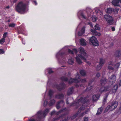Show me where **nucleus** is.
I'll return each mask as SVG.
<instances>
[{"instance_id": "obj_23", "label": "nucleus", "mask_w": 121, "mask_h": 121, "mask_svg": "<svg viewBox=\"0 0 121 121\" xmlns=\"http://www.w3.org/2000/svg\"><path fill=\"white\" fill-rule=\"evenodd\" d=\"M75 58L76 59L77 62L78 64H80L82 63V62L77 56H76Z\"/></svg>"}, {"instance_id": "obj_63", "label": "nucleus", "mask_w": 121, "mask_h": 121, "mask_svg": "<svg viewBox=\"0 0 121 121\" xmlns=\"http://www.w3.org/2000/svg\"><path fill=\"white\" fill-rule=\"evenodd\" d=\"M119 110L120 111H121V105L120 107L119 108Z\"/></svg>"}, {"instance_id": "obj_51", "label": "nucleus", "mask_w": 121, "mask_h": 121, "mask_svg": "<svg viewBox=\"0 0 121 121\" xmlns=\"http://www.w3.org/2000/svg\"><path fill=\"white\" fill-rule=\"evenodd\" d=\"M4 52V51L2 49H0V54H3Z\"/></svg>"}, {"instance_id": "obj_62", "label": "nucleus", "mask_w": 121, "mask_h": 121, "mask_svg": "<svg viewBox=\"0 0 121 121\" xmlns=\"http://www.w3.org/2000/svg\"><path fill=\"white\" fill-rule=\"evenodd\" d=\"M9 6H7L6 7V8H7V9H9Z\"/></svg>"}, {"instance_id": "obj_54", "label": "nucleus", "mask_w": 121, "mask_h": 121, "mask_svg": "<svg viewBox=\"0 0 121 121\" xmlns=\"http://www.w3.org/2000/svg\"><path fill=\"white\" fill-rule=\"evenodd\" d=\"M73 50L76 54L78 52L77 49H76L74 48L73 49Z\"/></svg>"}, {"instance_id": "obj_41", "label": "nucleus", "mask_w": 121, "mask_h": 121, "mask_svg": "<svg viewBox=\"0 0 121 121\" xmlns=\"http://www.w3.org/2000/svg\"><path fill=\"white\" fill-rule=\"evenodd\" d=\"M112 65L108 66V69L110 70H113L114 69V68L112 67Z\"/></svg>"}, {"instance_id": "obj_52", "label": "nucleus", "mask_w": 121, "mask_h": 121, "mask_svg": "<svg viewBox=\"0 0 121 121\" xmlns=\"http://www.w3.org/2000/svg\"><path fill=\"white\" fill-rule=\"evenodd\" d=\"M100 76V74L99 73H97L96 75V77L98 78Z\"/></svg>"}, {"instance_id": "obj_56", "label": "nucleus", "mask_w": 121, "mask_h": 121, "mask_svg": "<svg viewBox=\"0 0 121 121\" xmlns=\"http://www.w3.org/2000/svg\"><path fill=\"white\" fill-rule=\"evenodd\" d=\"M55 113V111H52L51 112V115H53Z\"/></svg>"}, {"instance_id": "obj_27", "label": "nucleus", "mask_w": 121, "mask_h": 121, "mask_svg": "<svg viewBox=\"0 0 121 121\" xmlns=\"http://www.w3.org/2000/svg\"><path fill=\"white\" fill-rule=\"evenodd\" d=\"M55 102V101L54 99L51 100L49 101V106H51L54 104Z\"/></svg>"}, {"instance_id": "obj_45", "label": "nucleus", "mask_w": 121, "mask_h": 121, "mask_svg": "<svg viewBox=\"0 0 121 121\" xmlns=\"http://www.w3.org/2000/svg\"><path fill=\"white\" fill-rule=\"evenodd\" d=\"M48 104V102L46 101H44L43 104V105L44 106H46Z\"/></svg>"}, {"instance_id": "obj_5", "label": "nucleus", "mask_w": 121, "mask_h": 121, "mask_svg": "<svg viewBox=\"0 0 121 121\" xmlns=\"http://www.w3.org/2000/svg\"><path fill=\"white\" fill-rule=\"evenodd\" d=\"M78 50L80 53L78 54V56L82 59L86 60V57H87L88 56L86 51L82 47L79 48Z\"/></svg>"}, {"instance_id": "obj_43", "label": "nucleus", "mask_w": 121, "mask_h": 121, "mask_svg": "<svg viewBox=\"0 0 121 121\" xmlns=\"http://www.w3.org/2000/svg\"><path fill=\"white\" fill-rule=\"evenodd\" d=\"M81 15L82 17L85 19H86L85 16L84 14L83 13H82L81 14Z\"/></svg>"}, {"instance_id": "obj_28", "label": "nucleus", "mask_w": 121, "mask_h": 121, "mask_svg": "<svg viewBox=\"0 0 121 121\" xmlns=\"http://www.w3.org/2000/svg\"><path fill=\"white\" fill-rule=\"evenodd\" d=\"M118 87L117 85H114L112 89L113 91L115 93Z\"/></svg>"}, {"instance_id": "obj_4", "label": "nucleus", "mask_w": 121, "mask_h": 121, "mask_svg": "<svg viewBox=\"0 0 121 121\" xmlns=\"http://www.w3.org/2000/svg\"><path fill=\"white\" fill-rule=\"evenodd\" d=\"M118 105V102L116 101H113L110 103L109 104L108 106L105 109L104 112H107L109 110L110 111H112L115 109Z\"/></svg>"}, {"instance_id": "obj_33", "label": "nucleus", "mask_w": 121, "mask_h": 121, "mask_svg": "<svg viewBox=\"0 0 121 121\" xmlns=\"http://www.w3.org/2000/svg\"><path fill=\"white\" fill-rule=\"evenodd\" d=\"M102 67V65L99 64L96 67V69L98 71L101 69Z\"/></svg>"}, {"instance_id": "obj_19", "label": "nucleus", "mask_w": 121, "mask_h": 121, "mask_svg": "<svg viewBox=\"0 0 121 121\" xmlns=\"http://www.w3.org/2000/svg\"><path fill=\"white\" fill-rule=\"evenodd\" d=\"M66 55L64 52H59L56 55V57H58V56H60L61 57H64L65 56H66Z\"/></svg>"}, {"instance_id": "obj_22", "label": "nucleus", "mask_w": 121, "mask_h": 121, "mask_svg": "<svg viewBox=\"0 0 121 121\" xmlns=\"http://www.w3.org/2000/svg\"><path fill=\"white\" fill-rule=\"evenodd\" d=\"M103 109V108L102 107H101L100 108H98L96 115H98L100 114L102 112Z\"/></svg>"}, {"instance_id": "obj_7", "label": "nucleus", "mask_w": 121, "mask_h": 121, "mask_svg": "<svg viewBox=\"0 0 121 121\" xmlns=\"http://www.w3.org/2000/svg\"><path fill=\"white\" fill-rule=\"evenodd\" d=\"M100 26L98 24H96L94 26L95 29L93 28L91 30V31L92 34L96 36H99L100 35V33L97 32L96 30H99L100 29Z\"/></svg>"}, {"instance_id": "obj_11", "label": "nucleus", "mask_w": 121, "mask_h": 121, "mask_svg": "<svg viewBox=\"0 0 121 121\" xmlns=\"http://www.w3.org/2000/svg\"><path fill=\"white\" fill-rule=\"evenodd\" d=\"M66 87V85L63 83H61L59 85H56V87L59 91H60L62 90L63 89L65 88Z\"/></svg>"}, {"instance_id": "obj_47", "label": "nucleus", "mask_w": 121, "mask_h": 121, "mask_svg": "<svg viewBox=\"0 0 121 121\" xmlns=\"http://www.w3.org/2000/svg\"><path fill=\"white\" fill-rule=\"evenodd\" d=\"M81 31L83 33H85V29L84 27H83L81 30Z\"/></svg>"}, {"instance_id": "obj_1", "label": "nucleus", "mask_w": 121, "mask_h": 121, "mask_svg": "<svg viewBox=\"0 0 121 121\" xmlns=\"http://www.w3.org/2000/svg\"><path fill=\"white\" fill-rule=\"evenodd\" d=\"M76 78L75 79L72 78L70 79L69 82V83L71 84L73 82L76 83L75 84V86L76 87H78L81 86L82 85L81 83L86 82V79H78L80 78V76L78 75H77Z\"/></svg>"}, {"instance_id": "obj_59", "label": "nucleus", "mask_w": 121, "mask_h": 121, "mask_svg": "<svg viewBox=\"0 0 121 121\" xmlns=\"http://www.w3.org/2000/svg\"><path fill=\"white\" fill-rule=\"evenodd\" d=\"M112 30V31H115V28L114 27H112L111 28Z\"/></svg>"}, {"instance_id": "obj_20", "label": "nucleus", "mask_w": 121, "mask_h": 121, "mask_svg": "<svg viewBox=\"0 0 121 121\" xmlns=\"http://www.w3.org/2000/svg\"><path fill=\"white\" fill-rule=\"evenodd\" d=\"M93 80H90L89 81L88 88L89 89L88 90H90L92 88V86L93 85H91V84L92 82H93Z\"/></svg>"}, {"instance_id": "obj_55", "label": "nucleus", "mask_w": 121, "mask_h": 121, "mask_svg": "<svg viewBox=\"0 0 121 121\" xmlns=\"http://www.w3.org/2000/svg\"><path fill=\"white\" fill-rule=\"evenodd\" d=\"M90 111V110L89 109H86L85 111V113H87V112H88L89 111Z\"/></svg>"}, {"instance_id": "obj_21", "label": "nucleus", "mask_w": 121, "mask_h": 121, "mask_svg": "<svg viewBox=\"0 0 121 121\" xmlns=\"http://www.w3.org/2000/svg\"><path fill=\"white\" fill-rule=\"evenodd\" d=\"M73 89L72 87L70 88L68 90L67 95H69L72 94L73 92Z\"/></svg>"}, {"instance_id": "obj_35", "label": "nucleus", "mask_w": 121, "mask_h": 121, "mask_svg": "<svg viewBox=\"0 0 121 121\" xmlns=\"http://www.w3.org/2000/svg\"><path fill=\"white\" fill-rule=\"evenodd\" d=\"M16 25L14 23L10 24L9 25V27H15Z\"/></svg>"}, {"instance_id": "obj_6", "label": "nucleus", "mask_w": 121, "mask_h": 121, "mask_svg": "<svg viewBox=\"0 0 121 121\" xmlns=\"http://www.w3.org/2000/svg\"><path fill=\"white\" fill-rule=\"evenodd\" d=\"M49 111L48 109H47L45 110L44 112L41 111H39L37 114V121H39L43 117H45L49 112Z\"/></svg>"}, {"instance_id": "obj_48", "label": "nucleus", "mask_w": 121, "mask_h": 121, "mask_svg": "<svg viewBox=\"0 0 121 121\" xmlns=\"http://www.w3.org/2000/svg\"><path fill=\"white\" fill-rule=\"evenodd\" d=\"M84 33H83L82 32H81V31H79L78 33V35L79 36H81Z\"/></svg>"}, {"instance_id": "obj_37", "label": "nucleus", "mask_w": 121, "mask_h": 121, "mask_svg": "<svg viewBox=\"0 0 121 121\" xmlns=\"http://www.w3.org/2000/svg\"><path fill=\"white\" fill-rule=\"evenodd\" d=\"M59 119H60V116L59 117H57L54 118L53 119V121H57Z\"/></svg>"}, {"instance_id": "obj_49", "label": "nucleus", "mask_w": 121, "mask_h": 121, "mask_svg": "<svg viewBox=\"0 0 121 121\" xmlns=\"http://www.w3.org/2000/svg\"><path fill=\"white\" fill-rule=\"evenodd\" d=\"M56 107L57 109H58L60 108V105L57 103L56 105Z\"/></svg>"}, {"instance_id": "obj_64", "label": "nucleus", "mask_w": 121, "mask_h": 121, "mask_svg": "<svg viewBox=\"0 0 121 121\" xmlns=\"http://www.w3.org/2000/svg\"><path fill=\"white\" fill-rule=\"evenodd\" d=\"M10 20H9L8 21V22H10Z\"/></svg>"}, {"instance_id": "obj_50", "label": "nucleus", "mask_w": 121, "mask_h": 121, "mask_svg": "<svg viewBox=\"0 0 121 121\" xmlns=\"http://www.w3.org/2000/svg\"><path fill=\"white\" fill-rule=\"evenodd\" d=\"M7 32H5L3 34V38H4L5 39V38L6 37V35H7Z\"/></svg>"}, {"instance_id": "obj_10", "label": "nucleus", "mask_w": 121, "mask_h": 121, "mask_svg": "<svg viewBox=\"0 0 121 121\" xmlns=\"http://www.w3.org/2000/svg\"><path fill=\"white\" fill-rule=\"evenodd\" d=\"M108 80L110 83L112 85L116 80V77L115 75L113 74L109 77Z\"/></svg>"}, {"instance_id": "obj_12", "label": "nucleus", "mask_w": 121, "mask_h": 121, "mask_svg": "<svg viewBox=\"0 0 121 121\" xmlns=\"http://www.w3.org/2000/svg\"><path fill=\"white\" fill-rule=\"evenodd\" d=\"M60 121H68V117L67 115L65 114L62 115L60 116Z\"/></svg>"}, {"instance_id": "obj_24", "label": "nucleus", "mask_w": 121, "mask_h": 121, "mask_svg": "<svg viewBox=\"0 0 121 121\" xmlns=\"http://www.w3.org/2000/svg\"><path fill=\"white\" fill-rule=\"evenodd\" d=\"M67 62L69 65H72L73 64L74 60L72 59H69L68 60Z\"/></svg>"}, {"instance_id": "obj_14", "label": "nucleus", "mask_w": 121, "mask_h": 121, "mask_svg": "<svg viewBox=\"0 0 121 121\" xmlns=\"http://www.w3.org/2000/svg\"><path fill=\"white\" fill-rule=\"evenodd\" d=\"M119 2L121 3V0H113L112 1V3L115 6H118V4Z\"/></svg>"}, {"instance_id": "obj_40", "label": "nucleus", "mask_w": 121, "mask_h": 121, "mask_svg": "<svg viewBox=\"0 0 121 121\" xmlns=\"http://www.w3.org/2000/svg\"><path fill=\"white\" fill-rule=\"evenodd\" d=\"M48 73L49 74H51L53 73V72L52 71V69H48Z\"/></svg>"}, {"instance_id": "obj_53", "label": "nucleus", "mask_w": 121, "mask_h": 121, "mask_svg": "<svg viewBox=\"0 0 121 121\" xmlns=\"http://www.w3.org/2000/svg\"><path fill=\"white\" fill-rule=\"evenodd\" d=\"M84 121H88V119L87 117H84Z\"/></svg>"}, {"instance_id": "obj_15", "label": "nucleus", "mask_w": 121, "mask_h": 121, "mask_svg": "<svg viewBox=\"0 0 121 121\" xmlns=\"http://www.w3.org/2000/svg\"><path fill=\"white\" fill-rule=\"evenodd\" d=\"M100 97V95L98 94L94 95L92 97V99L93 101L95 102Z\"/></svg>"}, {"instance_id": "obj_61", "label": "nucleus", "mask_w": 121, "mask_h": 121, "mask_svg": "<svg viewBox=\"0 0 121 121\" xmlns=\"http://www.w3.org/2000/svg\"><path fill=\"white\" fill-rule=\"evenodd\" d=\"M34 1V2L35 3V4L36 5L37 4V3L36 2V1L34 0V1Z\"/></svg>"}, {"instance_id": "obj_9", "label": "nucleus", "mask_w": 121, "mask_h": 121, "mask_svg": "<svg viewBox=\"0 0 121 121\" xmlns=\"http://www.w3.org/2000/svg\"><path fill=\"white\" fill-rule=\"evenodd\" d=\"M90 43L94 46H98L99 45L97 39L94 36H92L89 39Z\"/></svg>"}, {"instance_id": "obj_57", "label": "nucleus", "mask_w": 121, "mask_h": 121, "mask_svg": "<svg viewBox=\"0 0 121 121\" xmlns=\"http://www.w3.org/2000/svg\"><path fill=\"white\" fill-rule=\"evenodd\" d=\"M96 18L95 17H93V19H92V21L93 22H95L96 20Z\"/></svg>"}, {"instance_id": "obj_2", "label": "nucleus", "mask_w": 121, "mask_h": 121, "mask_svg": "<svg viewBox=\"0 0 121 121\" xmlns=\"http://www.w3.org/2000/svg\"><path fill=\"white\" fill-rule=\"evenodd\" d=\"M87 102L86 98L82 97L78 100V103L76 104V105H78V104H82V106L79 109L78 112V114L80 113L81 110L85 109V105H86Z\"/></svg>"}, {"instance_id": "obj_60", "label": "nucleus", "mask_w": 121, "mask_h": 121, "mask_svg": "<svg viewBox=\"0 0 121 121\" xmlns=\"http://www.w3.org/2000/svg\"><path fill=\"white\" fill-rule=\"evenodd\" d=\"M17 0H13V3H15L17 1Z\"/></svg>"}, {"instance_id": "obj_39", "label": "nucleus", "mask_w": 121, "mask_h": 121, "mask_svg": "<svg viewBox=\"0 0 121 121\" xmlns=\"http://www.w3.org/2000/svg\"><path fill=\"white\" fill-rule=\"evenodd\" d=\"M113 11L115 13L119 11V9L117 8H116L115 9H113L112 8Z\"/></svg>"}, {"instance_id": "obj_36", "label": "nucleus", "mask_w": 121, "mask_h": 121, "mask_svg": "<svg viewBox=\"0 0 121 121\" xmlns=\"http://www.w3.org/2000/svg\"><path fill=\"white\" fill-rule=\"evenodd\" d=\"M108 93L106 94V97H104V101H103V102L104 103H105L106 102V100H107V97H108Z\"/></svg>"}, {"instance_id": "obj_29", "label": "nucleus", "mask_w": 121, "mask_h": 121, "mask_svg": "<svg viewBox=\"0 0 121 121\" xmlns=\"http://www.w3.org/2000/svg\"><path fill=\"white\" fill-rule=\"evenodd\" d=\"M80 73L81 75L83 76H85L86 74V71L83 70H80Z\"/></svg>"}, {"instance_id": "obj_42", "label": "nucleus", "mask_w": 121, "mask_h": 121, "mask_svg": "<svg viewBox=\"0 0 121 121\" xmlns=\"http://www.w3.org/2000/svg\"><path fill=\"white\" fill-rule=\"evenodd\" d=\"M120 63L119 62L117 63L115 65V67L116 68H119V67L120 66Z\"/></svg>"}, {"instance_id": "obj_30", "label": "nucleus", "mask_w": 121, "mask_h": 121, "mask_svg": "<svg viewBox=\"0 0 121 121\" xmlns=\"http://www.w3.org/2000/svg\"><path fill=\"white\" fill-rule=\"evenodd\" d=\"M105 62V60L102 58H100V59L99 63L100 65H102L104 64Z\"/></svg>"}, {"instance_id": "obj_32", "label": "nucleus", "mask_w": 121, "mask_h": 121, "mask_svg": "<svg viewBox=\"0 0 121 121\" xmlns=\"http://www.w3.org/2000/svg\"><path fill=\"white\" fill-rule=\"evenodd\" d=\"M61 80L63 81H67L68 80V78L65 77H62L60 78Z\"/></svg>"}, {"instance_id": "obj_18", "label": "nucleus", "mask_w": 121, "mask_h": 121, "mask_svg": "<svg viewBox=\"0 0 121 121\" xmlns=\"http://www.w3.org/2000/svg\"><path fill=\"white\" fill-rule=\"evenodd\" d=\"M80 43L82 46H85L86 45V43L85 42L84 39L82 38L80 39Z\"/></svg>"}, {"instance_id": "obj_8", "label": "nucleus", "mask_w": 121, "mask_h": 121, "mask_svg": "<svg viewBox=\"0 0 121 121\" xmlns=\"http://www.w3.org/2000/svg\"><path fill=\"white\" fill-rule=\"evenodd\" d=\"M104 18L110 25H112L113 22V20L112 17L108 14L105 15L104 16Z\"/></svg>"}, {"instance_id": "obj_34", "label": "nucleus", "mask_w": 121, "mask_h": 121, "mask_svg": "<svg viewBox=\"0 0 121 121\" xmlns=\"http://www.w3.org/2000/svg\"><path fill=\"white\" fill-rule=\"evenodd\" d=\"M57 103L60 105H61V104L62 105L64 104V101L63 100H61L58 101Z\"/></svg>"}, {"instance_id": "obj_58", "label": "nucleus", "mask_w": 121, "mask_h": 121, "mask_svg": "<svg viewBox=\"0 0 121 121\" xmlns=\"http://www.w3.org/2000/svg\"><path fill=\"white\" fill-rule=\"evenodd\" d=\"M29 121H36L34 119H32L29 120Z\"/></svg>"}, {"instance_id": "obj_46", "label": "nucleus", "mask_w": 121, "mask_h": 121, "mask_svg": "<svg viewBox=\"0 0 121 121\" xmlns=\"http://www.w3.org/2000/svg\"><path fill=\"white\" fill-rule=\"evenodd\" d=\"M113 63L112 61L109 62L108 63V66L112 65V66H113Z\"/></svg>"}, {"instance_id": "obj_25", "label": "nucleus", "mask_w": 121, "mask_h": 121, "mask_svg": "<svg viewBox=\"0 0 121 121\" xmlns=\"http://www.w3.org/2000/svg\"><path fill=\"white\" fill-rule=\"evenodd\" d=\"M120 51L119 50L117 51L115 53V56L116 57H118L120 55Z\"/></svg>"}, {"instance_id": "obj_3", "label": "nucleus", "mask_w": 121, "mask_h": 121, "mask_svg": "<svg viewBox=\"0 0 121 121\" xmlns=\"http://www.w3.org/2000/svg\"><path fill=\"white\" fill-rule=\"evenodd\" d=\"M15 9L19 13H22L26 10V5L22 2H20L15 7Z\"/></svg>"}, {"instance_id": "obj_16", "label": "nucleus", "mask_w": 121, "mask_h": 121, "mask_svg": "<svg viewBox=\"0 0 121 121\" xmlns=\"http://www.w3.org/2000/svg\"><path fill=\"white\" fill-rule=\"evenodd\" d=\"M64 97V95L62 93H59L56 95L55 96L56 98L60 99H63Z\"/></svg>"}, {"instance_id": "obj_26", "label": "nucleus", "mask_w": 121, "mask_h": 121, "mask_svg": "<svg viewBox=\"0 0 121 121\" xmlns=\"http://www.w3.org/2000/svg\"><path fill=\"white\" fill-rule=\"evenodd\" d=\"M53 91H52L50 90L49 91L48 95L49 96V99H51L52 98V94Z\"/></svg>"}, {"instance_id": "obj_17", "label": "nucleus", "mask_w": 121, "mask_h": 121, "mask_svg": "<svg viewBox=\"0 0 121 121\" xmlns=\"http://www.w3.org/2000/svg\"><path fill=\"white\" fill-rule=\"evenodd\" d=\"M108 90V89L107 87L102 86L100 89L99 91L100 92L102 93Z\"/></svg>"}, {"instance_id": "obj_13", "label": "nucleus", "mask_w": 121, "mask_h": 121, "mask_svg": "<svg viewBox=\"0 0 121 121\" xmlns=\"http://www.w3.org/2000/svg\"><path fill=\"white\" fill-rule=\"evenodd\" d=\"M100 84L102 86H104L106 84L108 80L105 77H103L100 80Z\"/></svg>"}, {"instance_id": "obj_38", "label": "nucleus", "mask_w": 121, "mask_h": 121, "mask_svg": "<svg viewBox=\"0 0 121 121\" xmlns=\"http://www.w3.org/2000/svg\"><path fill=\"white\" fill-rule=\"evenodd\" d=\"M5 39L4 38H3L0 40V43L1 44L5 42Z\"/></svg>"}, {"instance_id": "obj_31", "label": "nucleus", "mask_w": 121, "mask_h": 121, "mask_svg": "<svg viewBox=\"0 0 121 121\" xmlns=\"http://www.w3.org/2000/svg\"><path fill=\"white\" fill-rule=\"evenodd\" d=\"M113 11L112 8H109L107 9V12L108 13H111Z\"/></svg>"}, {"instance_id": "obj_44", "label": "nucleus", "mask_w": 121, "mask_h": 121, "mask_svg": "<svg viewBox=\"0 0 121 121\" xmlns=\"http://www.w3.org/2000/svg\"><path fill=\"white\" fill-rule=\"evenodd\" d=\"M68 51L69 53L70 54H73V51L70 50L69 49H68Z\"/></svg>"}]
</instances>
